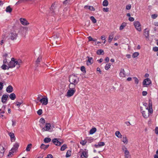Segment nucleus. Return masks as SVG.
<instances>
[{"label": "nucleus", "mask_w": 158, "mask_h": 158, "mask_svg": "<svg viewBox=\"0 0 158 158\" xmlns=\"http://www.w3.org/2000/svg\"><path fill=\"white\" fill-rule=\"evenodd\" d=\"M22 63V61L21 60H17L12 58L11 59V60L8 64V68H12L17 65V68H18L20 67Z\"/></svg>", "instance_id": "1"}, {"label": "nucleus", "mask_w": 158, "mask_h": 158, "mask_svg": "<svg viewBox=\"0 0 158 158\" xmlns=\"http://www.w3.org/2000/svg\"><path fill=\"white\" fill-rule=\"evenodd\" d=\"M18 37V33L14 30L11 31L7 36L8 40L12 41L16 40Z\"/></svg>", "instance_id": "2"}, {"label": "nucleus", "mask_w": 158, "mask_h": 158, "mask_svg": "<svg viewBox=\"0 0 158 158\" xmlns=\"http://www.w3.org/2000/svg\"><path fill=\"white\" fill-rule=\"evenodd\" d=\"M79 78L74 75H70L69 77V81L70 83L77 84L79 81Z\"/></svg>", "instance_id": "3"}, {"label": "nucleus", "mask_w": 158, "mask_h": 158, "mask_svg": "<svg viewBox=\"0 0 158 158\" xmlns=\"http://www.w3.org/2000/svg\"><path fill=\"white\" fill-rule=\"evenodd\" d=\"M52 127L53 128H54V127L53 126H52L50 123H47L46 124L45 127L42 128V130L43 131H52L53 130V129L51 130L52 128L53 129Z\"/></svg>", "instance_id": "4"}, {"label": "nucleus", "mask_w": 158, "mask_h": 158, "mask_svg": "<svg viewBox=\"0 0 158 158\" xmlns=\"http://www.w3.org/2000/svg\"><path fill=\"white\" fill-rule=\"evenodd\" d=\"M140 108L141 112L143 117L144 118H148L149 116V114L148 111V109L146 107L145 109L144 110H143L142 107H141Z\"/></svg>", "instance_id": "5"}, {"label": "nucleus", "mask_w": 158, "mask_h": 158, "mask_svg": "<svg viewBox=\"0 0 158 158\" xmlns=\"http://www.w3.org/2000/svg\"><path fill=\"white\" fill-rule=\"evenodd\" d=\"M122 149L124 152V156L126 158H131L129 152L127 150V148L123 146L122 147Z\"/></svg>", "instance_id": "6"}, {"label": "nucleus", "mask_w": 158, "mask_h": 158, "mask_svg": "<svg viewBox=\"0 0 158 158\" xmlns=\"http://www.w3.org/2000/svg\"><path fill=\"white\" fill-rule=\"evenodd\" d=\"M134 25L136 29L139 31H141V25L138 21H135L134 23Z\"/></svg>", "instance_id": "7"}, {"label": "nucleus", "mask_w": 158, "mask_h": 158, "mask_svg": "<svg viewBox=\"0 0 158 158\" xmlns=\"http://www.w3.org/2000/svg\"><path fill=\"white\" fill-rule=\"evenodd\" d=\"M151 83V81L149 78H147L144 79L143 82V87L147 86Z\"/></svg>", "instance_id": "8"}, {"label": "nucleus", "mask_w": 158, "mask_h": 158, "mask_svg": "<svg viewBox=\"0 0 158 158\" xmlns=\"http://www.w3.org/2000/svg\"><path fill=\"white\" fill-rule=\"evenodd\" d=\"M76 92V90H73L69 89L68 91L66 96L68 97H70L72 96Z\"/></svg>", "instance_id": "9"}, {"label": "nucleus", "mask_w": 158, "mask_h": 158, "mask_svg": "<svg viewBox=\"0 0 158 158\" xmlns=\"http://www.w3.org/2000/svg\"><path fill=\"white\" fill-rule=\"evenodd\" d=\"M40 102L43 105H46L48 102V100L47 98H43L40 99Z\"/></svg>", "instance_id": "10"}, {"label": "nucleus", "mask_w": 158, "mask_h": 158, "mask_svg": "<svg viewBox=\"0 0 158 158\" xmlns=\"http://www.w3.org/2000/svg\"><path fill=\"white\" fill-rule=\"evenodd\" d=\"M52 142L56 145L60 146L61 145V143L59 142L58 139L54 138L52 140Z\"/></svg>", "instance_id": "11"}, {"label": "nucleus", "mask_w": 158, "mask_h": 158, "mask_svg": "<svg viewBox=\"0 0 158 158\" xmlns=\"http://www.w3.org/2000/svg\"><path fill=\"white\" fill-rule=\"evenodd\" d=\"M20 20L21 24L24 25H27L29 24V23L25 19L20 18Z\"/></svg>", "instance_id": "12"}, {"label": "nucleus", "mask_w": 158, "mask_h": 158, "mask_svg": "<svg viewBox=\"0 0 158 158\" xmlns=\"http://www.w3.org/2000/svg\"><path fill=\"white\" fill-rule=\"evenodd\" d=\"M5 151V149L4 147L2 145H0V158L3 156Z\"/></svg>", "instance_id": "13"}, {"label": "nucleus", "mask_w": 158, "mask_h": 158, "mask_svg": "<svg viewBox=\"0 0 158 158\" xmlns=\"http://www.w3.org/2000/svg\"><path fill=\"white\" fill-rule=\"evenodd\" d=\"M8 98V95H6V94H4L2 95L1 101L2 102H3V103H6V101L7 99V98Z\"/></svg>", "instance_id": "14"}, {"label": "nucleus", "mask_w": 158, "mask_h": 158, "mask_svg": "<svg viewBox=\"0 0 158 158\" xmlns=\"http://www.w3.org/2000/svg\"><path fill=\"white\" fill-rule=\"evenodd\" d=\"M87 58H88V60L87 61V65H89L92 64L93 62V58L89 56H87Z\"/></svg>", "instance_id": "15"}, {"label": "nucleus", "mask_w": 158, "mask_h": 158, "mask_svg": "<svg viewBox=\"0 0 158 158\" xmlns=\"http://www.w3.org/2000/svg\"><path fill=\"white\" fill-rule=\"evenodd\" d=\"M88 156V152L85 151H83L81 154V158H87Z\"/></svg>", "instance_id": "16"}, {"label": "nucleus", "mask_w": 158, "mask_h": 158, "mask_svg": "<svg viewBox=\"0 0 158 158\" xmlns=\"http://www.w3.org/2000/svg\"><path fill=\"white\" fill-rule=\"evenodd\" d=\"M6 91L8 93H10L13 91V88L11 85H9L6 89Z\"/></svg>", "instance_id": "17"}, {"label": "nucleus", "mask_w": 158, "mask_h": 158, "mask_svg": "<svg viewBox=\"0 0 158 158\" xmlns=\"http://www.w3.org/2000/svg\"><path fill=\"white\" fill-rule=\"evenodd\" d=\"M119 75L121 77H125L126 74L124 69L123 68H121V69L120 72L119 73Z\"/></svg>", "instance_id": "18"}, {"label": "nucleus", "mask_w": 158, "mask_h": 158, "mask_svg": "<svg viewBox=\"0 0 158 158\" xmlns=\"http://www.w3.org/2000/svg\"><path fill=\"white\" fill-rule=\"evenodd\" d=\"M149 34V30H148L147 28L145 29L144 31V35L146 38H148Z\"/></svg>", "instance_id": "19"}, {"label": "nucleus", "mask_w": 158, "mask_h": 158, "mask_svg": "<svg viewBox=\"0 0 158 158\" xmlns=\"http://www.w3.org/2000/svg\"><path fill=\"white\" fill-rule=\"evenodd\" d=\"M19 146V144L17 143H16L12 148L11 150L15 151L18 148Z\"/></svg>", "instance_id": "20"}, {"label": "nucleus", "mask_w": 158, "mask_h": 158, "mask_svg": "<svg viewBox=\"0 0 158 158\" xmlns=\"http://www.w3.org/2000/svg\"><path fill=\"white\" fill-rule=\"evenodd\" d=\"M77 84L75 85L73 83H70L69 85V89L73 90H76L75 87Z\"/></svg>", "instance_id": "21"}, {"label": "nucleus", "mask_w": 158, "mask_h": 158, "mask_svg": "<svg viewBox=\"0 0 158 158\" xmlns=\"http://www.w3.org/2000/svg\"><path fill=\"white\" fill-rule=\"evenodd\" d=\"M105 144L104 142H101L98 143V144H95L94 147L96 148H98L101 146H103Z\"/></svg>", "instance_id": "22"}, {"label": "nucleus", "mask_w": 158, "mask_h": 158, "mask_svg": "<svg viewBox=\"0 0 158 158\" xmlns=\"http://www.w3.org/2000/svg\"><path fill=\"white\" fill-rule=\"evenodd\" d=\"M148 109V111L149 114V113L152 114V113L153 110L152 108V103H149V108L148 107H147Z\"/></svg>", "instance_id": "23"}, {"label": "nucleus", "mask_w": 158, "mask_h": 158, "mask_svg": "<svg viewBox=\"0 0 158 158\" xmlns=\"http://www.w3.org/2000/svg\"><path fill=\"white\" fill-rule=\"evenodd\" d=\"M9 135L10 137V139L11 141H12L13 140H14V141L15 140V136L14 135V134L13 133L11 132L9 133Z\"/></svg>", "instance_id": "24"}, {"label": "nucleus", "mask_w": 158, "mask_h": 158, "mask_svg": "<svg viewBox=\"0 0 158 158\" xmlns=\"http://www.w3.org/2000/svg\"><path fill=\"white\" fill-rule=\"evenodd\" d=\"M9 97L11 100H14L16 98V95L14 93H12L10 95Z\"/></svg>", "instance_id": "25"}, {"label": "nucleus", "mask_w": 158, "mask_h": 158, "mask_svg": "<svg viewBox=\"0 0 158 158\" xmlns=\"http://www.w3.org/2000/svg\"><path fill=\"white\" fill-rule=\"evenodd\" d=\"M97 53L98 55H103L104 54V52L102 49H98L97 52Z\"/></svg>", "instance_id": "26"}, {"label": "nucleus", "mask_w": 158, "mask_h": 158, "mask_svg": "<svg viewBox=\"0 0 158 158\" xmlns=\"http://www.w3.org/2000/svg\"><path fill=\"white\" fill-rule=\"evenodd\" d=\"M49 146V145H45L44 144H42L40 146V148L41 149H43L44 150H45Z\"/></svg>", "instance_id": "27"}, {"label": "nucleus", "mask_w": 158, "mask_h": 158, "mask_svg": "<svg viewBox=\"0 0 158 158\" xmlns=\"http://www.w3.org/2000/svg\"><path fill=\"white\" fill-rule=\"evenodd\" d=\"M116 136L118 138H121L122 137V135L118 131H117L115 133Z\"/></svg>", "instance_id": "28"}, {"label": "nucleus", "mask_w": 158, "mask_h": 158, "mask_svg": "<svg viewBox=\"0 0 158 158\" xmlns=\"http://www.w3.org/2000/svg\"><path fill=\"white\" fill-rule=\"evenodd\" d=\"M97 131V129L95 127L92 128L89 131V134H93L94 133Z\"/></svg>", "instance_id": "29"}, {"label": "nucleus", "mask_w": 158, "mask_h": 158, "mask_svg": "<svg viewBox=\"0 0 158 158\" xmlns=\"http://www.w3.org/2000/svg\"><path fill=\"white\" fill-rule=\"evenodd\" d=\"M123 142L125 144H127L128 143V139L126 136H123Z\"/></svg>", "instance_id": "30"}, {"label": "nucleus", "mask_w": 158, "mask_h": 158, "mask_svg": "<svg viewBox=\"0 0 158 158\" xmlns=\"http://www.w3.org/2000/svg\"><path fill=\"white\" fill-rule=\"evenodd\" d=\"M126 23H123L119 27V30H123L124 27L126 26Z\"/></svg>", "instance_id": "31"}, {"label": "nucleus", "mask_w": 158, "mask_h": 158, "mask_svg": "<svg viewBox=\"0 0 158 158\" xmlns=\"http://www.w3.org/2000/svg\"><path fill=\"white\" fill-rule=\"evenodd\" d=\"M12 11V8L10 7V6L6 7V11L7 12L10 13Z\"/></svg>", "instance_id": "32"}, {"label": "nucleus", "mask_w": 158, "mask_h": 158, "mask_svg": "<svg viewBox=\"0 0 158 158\" xmlns=\"http://www.w3.org/2000/svg\"><path fill=\"white\" fill-rule=\"evenodd\" d=\"M71 155V151L70 150H69L66 153V157H69Z\"/></svg>", "instance_id": "33"}, {"label": "nucleus", "mask_w": 158, "mask_h": 158, "mask_svg": "<svg viewBox=\"0 0 158 158\" xmlns=\"http://www.w3.org/2000/svg\"><path fill=\"white\" fill-rule=\"evenodd\" d=\"M44 141L45 143H48L51 141V139L50 138H46L44 139Z\"/></svg>", "instance_id": "34"}, {"label": "nucleus", "mask_w": 158, "mask_h": 158, "mask_svg": "<svg viewBox=\"0 0 158 158\" xmlns=\"http://www.w3.org/2000/svg\"><path fill=\"white\" fill-rule=\"evenodd\" d=\"M108 5V2L107 0H104L102 3V5L104 6H106Z\"/></svg>", "instance_id": "35"}, {"label": "nucleus", "mask_w": 158, "mask_h": 158, "mask_svg": "<svg viewBox=\"0 0 158 158\" xmlns=\"http://www.w3.org/2000/svg\"><path fill=\"white\" fill-rule=\"evenodd\" d=\"M1 68L3 69L4 70H6V69H9V68H8V66L4 64H3L2 65Z\"/></svg>", "instance_id": "36"}, {"label": "nucleus", "mask_w": 158, "mask_h": 158, "mask_svg": "<svg viewBox=\"0 0 158 158\" xmlns=\"http://www.w3.org/2000/svg\"><path fill=\"white\" fill-rule=\"evenodd\" d=\"M23 103V102L22 101L20 102L17 101L15 102V104L18 107V108H19V107L20 106V105L22 104Z\"/></svg>", "instance_id": "37"}, {"label": "nucleus", "mask_w": 158, "mask_h": 158, "mask_svg": "<svg viewBox=\"0 0 158 158\" xmlns=\"http://www.w3.org/2000/svg\"><path fill=\"white\" fill-rule=\"evenodd\" d=\"M31 146L32 144L31 143H30L27 145L26 148V150L27 151L29 152L30 150V149Z\"/></svg>", "instance_id": "38"}, {"label": "nucleus", "mask_w": 158, "mask_h": 158, "mask_svg": "<svg viewBox=\"0 0 158 158\" xmlns=\"http://www.w3.org/2000/svg\"><path fill=\"white\" fill-rule=\"evenodd\" d=\"M67 148V146L66 144H64L60 148V150L61 151H64Z\"/></svg>", "instance_id": "39"}, {"label": "nucleus", "mask_w": 158, "mask_h": 158, "mask_svg": "<svg viewBox=\"0 0 158 158\" xmlns=\"http://www.w3.org/2000/svg\"><path fill=\"white\" fill-rule=\"evenodd\" d=\"M55 4H52L50 8V10L52 11L53 12H55Z\"/></svg>", "instance_id": "40"}, {"label": "nucleus", "mask_w": 158, "mask_h": 158, "mask_svg": "<svg viewBox=\"0 0 158 158\" xmlns=\"http://www.w3.org/2000/svg\"><path fill=\"white\" fill-rule=\"evenodd\" d=\"M113 38V34H111L109 35L108 38V42L110 43Z\"/></svg>", "instance_id": "41"}, {"label": "nucleus", "mask_w": 158, "mask_h": 158, "mask_svg": "<svg viewBox=\"0 0 158 158\" xmlns=\"http://www.w3.org/2000/svg\"><path fill=\"white\" fill-rule=\"evenodd\" d=\"M90 19L93 23H95L96 22V20L95 19L94 16H91L90 17Z\"/></svg>", "instance_id": "42"}, {"label": "nucleus", "mask_w": 158, "mask_h": 158, "mask_svg": "<svg viewBox=\"0 0 158 158\" xmlns=\"http://www.w3.org/2000/svg\"><path fill=\"white\" fill-rule=\"evenodd\" d=\"M110 64H106L105 66V69L106 70H108L110 68Z\"/></svg>", "instance_id": "43"}, {"label": "nucleus", "mask_w": 158, "mask_h": 158, "mask_svg": "<svg viewBox=\"0 0 158 158\" xmlns=\"http://www.w3.org/2000/svg\"><path fill=\"white\" fill-rule=\"evenodd\" d=\"M139 55V53L138 52H135L132 55V56L133 58H135L137 57Z\"/></svg>", "instance_id": "44"}, {"label": "nucleus", "mask_w": 158, "mask_h": 158, "mask_svg": "<svg viewBox=\"0 0 158 158\" xmlns=\"http://www.w3.org/2000/svg\"><path fill=\"white\" fill-rule=\"evenodd\" d=\"M87 141L86 140H82L80 142V143L82 145H85Z\"/></svg>", "instance_id": "45"}, {"label": "nucleus", "mask_w": 158, "mask_h": 158, "mask_svg": "<svg viewBox=\"0 0 158 158\" xmlns=\"http://www.w3.org/2000/svg\"><path fill=\"white\" fill-rule=\"evenodd\" d=\"M88 39L89 41H92L95 42L97 40L96 39H94L90 36H89L88 37Z\"/></svg>", "instance_id": "46"}, {"label": "nucleus", "mask_w": 158, "mask_h": 158, "mask_svg": "<svg viewBox=\"0 0 158 158\" xmlns=\"http://www.w3.org/2000/svg\"><path fill=\"white\" fill-rule=\"evenodd\" d=\"M81 71H82L83 72H84V73L86 72L85 69V67L84 66H82L81 67Z\"/></svg>", "instance_id": "47"}, {"label": "nucleus", "mask_w": 158, "mask_h": 158, "mask_svg": "<svg viewBox=\"0 0 158 158\" xmlns=\"http://www.w3.org/2000/svg\"><path fill=\"white\" fill-rule=\"evenodd\" d=\"M42 113V109H39L37 111V114L39 115H41Z\"/></svg>", "instance_id": "48"}, {"label": "nucleus", "mask_w": 158, "mask_h": 158, "mask_svg": "<svg viewBox=\"0 0 158 158\" xmlns=\"http://www.w3.org/2000/svg\"><path fill=\"white\" fill-rule=\"evenodd\" d=\"M41 59V57H39L38 58L36 61L37 64H38L40 61Z\"/></svg>", "instance_id": "49"}, {"label": "nucleus", "mask_w": 158, "mask_h": 158, "mask_svg": "<svg viewBox=\"0 0 158 158\" xmlns=\"http://www.w3.org/2000/svg\"><path fill=\"white\" fill-rule=\"evenodd\" d=\"M88 9L90 10H91V11H94L95 10V9L92 6H89Z\"/></svg>", "instance_id": "50"}, {"label": "nucleus", "mask_w": 158, "mask_h": 158, "mask_svg": "<svg viewBox=\"0 0 158 158\" xmlns=\"http://www.w3.org/2000/svg\"><path fill=\"white\" fill-rule=\"evenodd\" d=\"M12 126L13 127H14L16 125V121L15 120H12Z\"/></svg>", "instance_id": "51"}, {"label": "nucleus", "mask_w": 158, "mask_h": 158, "mask_svg": "<svg viewBox=\"0 0 158 158\" xmlns=\"http://www.w3.org/2000/svg\"><path fill=\"white\" fill-rule=\"evenodd\" d=\"M6 108V107L5 106H3L1 109V110H2V113H5V110Z\"/></svg>", "instance_id": "52"}, {"label": "nucleus", "mask_w": 158, "mask_h": 158, "mask_svg": "<svg viewBox=\"0 0 158 158\" xmlns=\"http://www.w3.org/2000/svg\"><path fill=\"white\" fill-rule=\"evenodd\" d=\"M134 79H135V83L136 84H138L139 82L138 79L136 77H134Z\"/></svg>", "instance_id": "53"}, {"label": "nucleus", "mask_w": 158, "mask_h": 158, "mask_svg": "<svg viewBox=\"0 0 158 158\" xmlns=\"http://www.w3.org/2000/svg\"><path fill=\"white\" fill-rule=\"evenodd\" d=\"M131 6L130 4L128 5H127L126 6V8L127 10H129L131 9Z\"/></svg>", "instance_id": "54"}, {"label": "nucleus", "mask_w": 158, "mask_h": 158, "mask_svg": "<svg viewBox=\"0 0 158 158\" xmlns=\"http://www.w3.org/2000/svg\"><path fill=\"white\" fill-rule=\"evenodd\" d=\"M157 14H154L152 15H151V17L153 19H155L157 17Z\"/></svg>", "instance_id": "55"}, {"label": "nucleus", "mask_w": 158, "mask_h": 158, "mask_svg": "<svg viewBox=\"0 0 158 158\" xmlns=\"http://www.w3.org/2000/svg\"><path fill=\"white\" fill-rule=\"evenodd\" d=\"M153 50L155 52H158V47H154L153 48Z\"/></svg>", "instance_id": "56"}, {"label": "nucleus", "mask_w": 158, "mask_h": 158, "mask_svg": "<svg viewBox=\"0 0 158 158\" xmlns=\"http://www.w3.org/2000/svg\"><path fill=\"white\" fill-rule=\"evenodd\" d=\"M109 8H103V10L104 11L107 12L109 11Z\"/></svg>", "instance_id": "57"}, {"label": "nucleus", "mask_w": 158, "mask_h": 158, "mask_svg": "<svg viewBox=\"0 0 158 158\" xmlns=\"http://www.w3.org/2000/svg\"><path fill=\"white\" fill-rule=\"evenodd\" d=\"M3 83L2 82H0V90H1L3 88Z\"/></svg>", "instance_id": "58"}, {"label": "nucleus", "mask_w": 158, "mask_h": 158, "mask_svg": "<svg viewBox=\"0 0 158 158\" xmlns=\"http://www.w3.org/2000/svg\"><path fill=\"white\" fill-rule=\"evenodd\" d=\"M40 120L41 123H42L43 124H44L45 123V120L44 118H41V119H40Z\"/></svg>", "instance_id": "59"}, {"label": "nucleus", "mask_w": 158, "mask_h": 158, "mask_svg": "<svg viewBox=\"0 0 158 158\" xmlns=\"http://www.w3.org/2000/svg\"><path fill=\"white\" fill-rule=\"evenodd\" d=\"M128 19L131 22L134 20V19L133 17H129Z\"/></svg>", "instance_id": "60"}, {"label": "nucleus", "mask_w": 158, "mask_h": 158, "mask_svg": "<svg viewBox=\"0 0 158 158\" xmlns=\"http://www.w3.org/2000/svg\"><path fill=\"white\" fill-rule=\"evenodd\" d=\"M70 1V0H65L63 2L64 4L66 5L67 3H69Z\"/></svg>", "instance_id": "61"}, {"label": "nucleus", "mask_w": 158, "mask_h": 158, "mask_svg": "<svg viewBox=\"0 0 158 158\" xmlns=\"http://www.w3.org/2000/svg\"><path fill=\"white\" fill-rule=\"evenodd\" d=\"M155 132L156 134H158V127H156L155 129Z\"/></svg>", "instance_id": "62"}, {"label": "nucleus", "mask_w": 158, "mask_h": 158, "mask_svg": "<svg viewBox=\"0 0 158 158\" xmlns=\"http://www.w3.org/2000/svg\"><path fill=\"white\" fill-rule=\"evenodd\" d=\"M147 94V92L146 91H143L142 92V95L143 96H146Z\"/></svg>", "instance_id": "63"}, {"label": "nucleus", "mask_w": 158, "mask_h": 158, "mask_svg": "<svg viewBox=\"0 0 158 158\" xmlns=\"http://www.w3.org/2000/svg\"><path fill=\"white\" fill-rule=\"evenodd\" d=\"M87 140L88 141H89V142H90L93 141V139L92 138H88Z\"/></svg>", "instance_id": "64"}]
</instances>
